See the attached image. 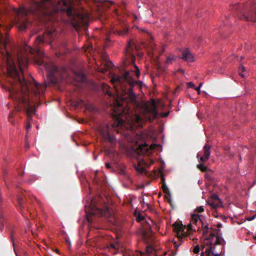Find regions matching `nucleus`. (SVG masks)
<instances>
[{"label":"nucleus","mask_w":256,"mask_h":256,"mask_svg":"<svg viewBox=\"0 0 256 256\" xmlns=\"http://www.w3.org/2000/svg\"><path fill=\"white\" fill-rule=\"evenodd\" d=\"M56 34L55 29L47 30L42 36L36 38L34 48L26 45L24 51L18 50L16 62L6 48L8 38H4L0 32V46H2L5 50V52H2L0 54L6 62L7 70L6 84H2V86L9 92L10 97L14 102L16 110L20 112L23 110L26 114V122H30L32 114L35 112L32 104L40 100L46 88L45 83L39 84L34 80H28L24 77L23 68L28 62V54L34 55L36 63L42 65L44 63V52L38 44L42 42H51Z\"/></svg>","instance_id":"nucleus-1"},{"label":"nucleus","mask_w":256,"mask_h":256,"mask_svg":"<svg viewBox=\"0 0 256 256\" xmlns=\"http://www.w3.org/2000/svg\"><path fill=\"white\" fill-rule=\"evenodd\" d=\"M134 70L126 71L122 75L114 74L112 76L110 81L114 88V94L110 92V87L107 84L104 83L102 86L106 94L114 97L112 114L116 119V126H122L124 123L122 118L128 116V108L126 106H124V104L131 102L135 104L137 102L136 96L133 92L134 86H137L140 88L142 86L141 81L135 80L132 78L134 72L137 78L140 76L138 68L136 64H134Z\"/></svg>","instance_id":"nucleus-2"},{"label":"nucleus","mask_w":256,"mask_h":256,"mask_svg":"<svg viewBox=\"0 0 256 256\" xmlns=\"http://www.w3.org/2000/svg\"><path fill=\"white\" fill-rule=\"evenodd\" d=\"M174 232L180 240L186 238L190 232L192 230H198L200 228L202 229L204 234L208 232V227L204 222V217L200 214H192L190 222L188 225L187 228L180 222H176L173 224Z\"/></svg>","instance_id":"nucleus-3"},{"label":"nucleus","mask_w":256,"mask_h":256,"mask_svg":"<svg viewBox=\"0 0 256 256\" xmlns=\"http://www.w3.org/2000/svg\"><path fill=\"white\" fill-rule=\"evenodd\" d=\"M219 231L216 230L210 232L209 236L204 238L200 256H219L221 254L226 242L220 236Z\"/></svg>","instance_id":"nucleus-4"},{"label":"nucleus","mask_w":256,"mask_h":256,"mask_svg":"<svg viewBox=\"0 0 256 256\" xmlns=\"http://www.w3.org/2000/svg\"><path fill=\"white\" fill-rule=\"evenodd\" d=\"M58 10L51 0H42L40 2L32 0L29 9L22 8L17 10L16 12L22 16H26L29 14H36L49 16L56 13Z\"/></svg>","instance_id":"nucleus-5"},{"label":"nucleus","mask_w":256,"mask_h":256,"mask_svg":"<svg viewBox=\"0 0 256 256\" xmlns=\"http://www.w3.org/2000/svg\"><path fill=\"white\" fill-rule=\"evenodd\" d=\"M44 67L48 70L47 76L50 82L56 84L58 82L56 77L58 72V68L52 63H46L44 64Z\"/></svg>","instance_id":"nucleus-6"},{"label":"nucleus","mask_w":256,"mask_h":256,"mask_svg":"<svg viewBox=\"0 0 256 256\" xmlns=\"http://www.w3.org/2000/svg\"><path fill=\"white\" fill-rule=\"evenodd\" d=\"M211 146L206 144L203 147L202 150L199 152L196 155L199 162H206L210 158Z\"/></svg>","instance_id":"nucleus-7"},{"label":"nucleus","mask_w":256,"mask_h":256,"mask_svg":"<svg viewBox=\"0 0 256 256\" xmlns=\"http://www.w3.org/2000/svg\"><path fill=\"white\" fill-rule=\"evenodd\" d=\"M89 18L88 15L79 14L77 20L72 22V25L78 30V28H86L88 25Z\"/></svg>","instance_id":"nucleus-8"},{"label":"nucleus","mask_w":256,"mask_h":256,"mask_svg":"<svg viewBox=\"0 0 256 256\" xmlns=\"http://www.w3.org/2000/svg\"><path fill=\"white\" fill-rule=\"evenodd\" d=\"M98 131L105 140H108L112 145L116 144V138L109 134V128L108 124L100 126L98 128Z\"/></svg>","instance_id":"nucleus-9"},{"label":"nucleus","mask_w":256,"mask_h":256,"mask_svg":"<svg viewBox=\"0 0 256 256\" xmlns=\"http://www.w3.org/2000/svg\"><path fill=\"white\" fill-rule=\"evenodd\" d=\"M158 112L156 108V105L154 100H152L151 108H146L144 114L145 118L150 121L153 120L158 116Z\"/></svg>","instance_id":"nucleus-10"},{"label":"nucleus","mask_w":256,"mask_h":256,"mask_svg":"<svg viewBox=\"0 0 256 256\" xmlns=\"http://www.w3.org/2000/svg\"><path fill=\"white\" fill-rule=\"evenodd\" d=\"M92 214H100L104 216H108L110 214V212L108 208H106L104 209H101L97 208L95 206L92 205Z\"/></svg>","instance_id":"nucleus-11"},{"label":"nucleus","mask_w":256,"mask_h":256,"mask_svg":"<svg viewBox=\"0 0 256 256\" xmlns=\"http://www.w3.org/2000/svg\"><path fill=\"white\" fill-rule=\"evenodd\" d=\"M244 17L248 21L256 22V8L251 6L248 8V14H244Z\"/></svg>","instance_id":"nucleus-12"},{"label":"nucleus","mask_w":256,"mask_h":256,"mask_svg":"<svg viewBox=\"0 0 256 256\" xmlns=\"http://www.w3.org/2000/svg\"><path fill=\"white\" fill-rule=\"evenodd\" d=\"M182 58L188 62H193L194 61V58L189 49L186 48L182 52Z\"/></svg>","instance_id":"nucleus-13"},{"label":"nucleus","mask_w":256,"mask_h":256,"mask_svg":"<svg viewBox=\"0 0 256 256\" xmlns=\"http://www.w3.org/2000/svg\"><path fill=\"white\" fill-rule=\"evenodd\" d=\"M136 150L139 155L146 154L148 151V145L146 142H144V144L140 145Z\"/></svg>","instance_id":"nucleus-14"},{"label":"nucleus","mask_w":256,"mask_h":256,"mask_svg":"<svg viewBox=\"0 0 256 256\" xmlns=\"http://www.w3.org/2000/svg\"><path fill=\"white\" fill-rule=\"evenodd\" d=\"M104 67L98 68V70L100 72L102 73H105L108 69L112 68L113 66V64L110 60H106L104 62Z\"/></svg>","instance_id":"nucleus-15"},{"label":"nucleus","mask_w":256,"mask_h":256,"mask_svg":"<svg viewBox=\"0 0 256 256\" xmlns=\"http://www.w3.org/2000/svg\"><path fill=\"white\" fill-rule=\"evenodd\" d=\"M132 41L130 40L127 44L126 48V53L129 56L131 57L132 60H134L135 58L134 55L132 54L133 48H132Z\"/></svg>","instance_id":"nucleus-16"},{"label":"nucleus","mask_w":256,"mask_h":256,"mask_svg":"<svg viewBox=\"0 0 256 256\" xmlns=\"http://www.w3.org/2000/svg\"><path fill=\"white\" fill-rule=\"evenodd\" d=\"M74 79L78 82H84L86 80V76L81 71L76 72L74 73Z\"/></svg>","instance_id":"nucleus-17"},{"label":"nucleus","mask_w":256,"mask_h":256,"mask_svg":"<svg viewBox=\"0 0 256 256\" xmlns=\"http://www.w3.org/2000/svg\"><path fill=\"white\" fill-rule=\"evenodd\" d=\"M143 120L141 117L138 115H136L134 118V122L132 124V126H135L136 127H142Z\"/></svg>","instance_id":"nucleus-18"},{"label":"nucleus","mask_w":256,"mask_h":256,"mask_svg":"<svg viewBox=\"0 0 256 256\" xmlns=\"http://www.w3.org/2000/svg\"><path fill=\"white\" fill-rule=\"evenodd\" d=\"M176 59V57L174 54H170L166 57V64H172Z\"/></svg>","instance_id":"nucleus-19"},{"label":"nucleus","mask_w":256,"mask_h":256,"mask_svg":"<svg viewBox=\"0 0 256 256\" xmlns=\"http://www.w3.org/2000/svg\"><path fill=\"white\" fill-rule=\"evenodd\" d=\"M113 32L117 34L118 36H125L128 32V29L126 28L123 30H114Z\"/></svg>","instance_id":"nucleus-20"},{"label":"nucleus","mask_w":256,"mask_h":256,"mask_svg":"<svg viewBox=\"0 0 256 256\" xmlns=\"http://www.w3.org/2000/svg\"><path fill=\"white\" fill-rule=\"evenodd\" d=\"M204 163L202 162H199V164L196 166L197 168L202 172L206 171L208 169V167L204 165Z\"/></svg>","instance_id":"nucleus-21"},{"label":"nucleus","mask_w":256,"mask_h":256,"mask_svg":"<svg viewBox=\"0 0 256 256\" xmlns=\"http://www.w3.org/2000/svg\"><path fill=\"white\" fill-rule=\"evenodd\" d=\"M120 174L121 175H122L129 182H131L132 180L130 176L126 174V171L123 170L121 169L120 171Z\"/></svg>","instance_id":"nucleus-22"},{"label":"nucleus","mask_w":256,"mask_h":256,"mask_svg":"<svg viewBox=\"0 0 256 256\" xmlns=\"http://www.w3.org/2000/svg\"><path fill=\"white\" fill-rule=\"evenodd\" d=\"M74 106H82L84 104V102L82 100L80 99L78 100H77L74 102Z\"/></svg>","instance_id":"nucleus-23"},{"label":"nucleus","mask_w":256,"mask_h":256,"mask_svg":"<svg viewBox=\"0 0 256 256\" xmlns=\"http://www.w3.org/2000/svg\"><path fill=\"white\" fill-rule=\"evenodd\" d=\"M246 70L245 68L243 66H240L239 68V74L242 77H244V74H242V72H244Z\"/></svg>","instance_id":"nucleus-24"},{"label":"nucleus","mask_w":256,"mask_h":256,"mask_svg":"<svg viewBox=\"0 0 256 256\" xmlns=\"http://www.w3.org/2000/svg\"><path fill=\"white\" fill-rule=\"evenodd\" d=\"M162 188L163 190V192L165 194H167L169 192V190L167 186H166V184H162Z\"/></svg>","instance_id":"nucleus-25"},{"label":"nucleus","mask_w":256,"mask_h":256,"mask_svg":"<svg viewBox=\"0 0 256 256\" xmlns=\"http://www.w3.org/2000/svg\"><path fill=\"white\" fill-rule=\"evenodd\" d=\"M204 208L202 206L198 207L194 210V212L200 213L204 212Z\"/></svg>","instance_id":"nucleus-26"},{"label":"nucleus","mask_w":256,"mask_h":256,"mask_svg":"<svg viewBox=\"0 0 256 256\" xmlns=\"http://www.w3.org/2000/svg\"><path fill=\"white\" fill-rule=\"evenodd\" d=\"M154 248L152 246H148L146 247V252L148 254H151L153 251Z\"/></svg>","instance_id":"nucleus-27"},{"label":"nucleus","mask_w":256,"mask_h":256,"mask_svg":"<svg viewBox=\"0 0 256 256\" xmlns=\"http://www.w3.org/2000/svg\"><path fill=\"white\" fill-rule=\"evenodd\" d=\"M200 246H198V245H196L194 247V248L193 249V252L194 254H198L200 252ZM201 250H202V248H201Z\"/></svg>","instance_id":"nucleus-28"},{"label":"nucleus","mask_w":256,"mask_h":256,"mask_svg":"<svg viewBox=\"0 0 256 256\" xmlns=\"http://www.w3.org/2000/svg\"><path fill=\"white\" fill-rule=\"evenodd\" d=\"M188 88H194L195 85L192 82H188L186 84Z\"/></svg>","instance_id":"nucleus-29"},{"label":"nucleus","mask_w":256,"mask_h":256,"mask_svg":"<svg viewBox=\"0 0 256 256\" xmlns=\"http://www.w3.org/2000/svg\"><path fill=\"white\" fill-rule=\"evenodd\" d=\"M4 225V220L2 218H0V230L2 231Z\"/></svg>","instance_id":"nucleus-30"},{"label":"nucleus","mask_w":256,"mask_h":256,"mask_svg":"<svg viewBox=\"0 0 256 256\" xmlns=\"http://www.w3.org/2000/svg\"><path fill=\"white\" fill-rule=\"evenodd\" d=\"M202 84V83H200L199 84V86L198 87H196V88L194 87V88L198 92V94H200V88Z\"/></svg>","instance_id":"nucleus-31"},{"label":"nucleus","mask_w":256,"mask_h":256,"mask_svg":"<svg viewBox=\"0 0 256 256\" xmlns=\"http://www.w3.org/2000/svg\"><path fill=\"white\" fill-rule=\"evenodd\" d=\"M30 196V199H31V200H32V198L34 199V200H36V202L38 204H40H40H41V202H40V200H38V199L36 196H30H30Z\"/></svg>","instance_id":"nucleus-32"},{"label":"nucleus","mask_w":256,"mask_h":256,"mask_svg":"<svg viewBox=\"0 0 256 256\" xmlns=\"http://www.w3.org/2000/svg\"><path fill=\"white\" fill-rule=\"evenodd\" d=\"M160 179H161L162 182V184H166L164 176V174L162 172H161V174H160Z\"/></svg>","instance_id":"nucleus-33"},{"label":"nucleus","mask_w":256,"mask_h":256,"mask_svg":"<svg viewBox=\"0 0 256 256\" xmlns=\"http://www.w3.org/2000/svg\"><path fill=\"white\" fill-rule=\"evenodd\" d=\"M144 220V217L140 214L138 215L136 218V220L138 222H141Z\"/></svg>","instance_id":"nucleus-34"},{"label":"nucleus","mask_w":256,"mask_h":256,"mask_svg":"<svg viewBox=\"0 0 256 256\" xmlns=\"http://www.w3.org/2000/svg\"><path fill=\"white\" fill-rule=\"evenodd\" d=\"M208 204L213 208H216V207L218 206V204H216L214 202H209Z\"/></svg>","instance_id":"nucleus-35"},{"label":"nucleus","mask_w":256,"mask_h":256,"mask_svg":"<svg viewBox=\"0 0 256 256\" xmlns=\"http://www.w3.org/2000/svg\"><path fill=\"white\" fill-rule=\"evenodd\" d=\"M256 218V214H254L252 216L248 217L246 218V220H248V221H251V220H254Z\"/></svg>","instance_id":"nucleus-36"},{"label":"nucleus","mask_w":256,"mask_h":256,"mask_svg":"<svg viewBox=\"0 0 256 256\" xmlns=\"http://www.w3.org/2000/svg\"><path fill=\"white\" fill-rule=\"evenodd\" d=\"M30 127H31L30 122H26V130L28 131V129L30 128Z\"/></svg>","instance_id":"nucleus-37"},{"label":"nucleus","mask_w":256,"mask_h":256,"mask_svg":"<svg viewBox=\"0 0 256 256\" xmlns=\"http://www.w3.org/2000/svg\"><path fill=\"white\" fill-rule=\"evenodd\" d=\"M136 170L140 173H142L144 172V168L143 167H141L140 168H136Z\"/></svg>","instance_id":"nucleus-38"},{"label":"nucleus","mask_w":256,"mask_h":256,"mask_svg":"<svg viewBox=\"0 0 256 256\" xmlns=\"http://www.w3.org/2000/svg\"><path fill=\"white\" fill-rule=\"evenodd\" d=\"M66 12L68 15H71L72 13V9L70 8H68L66 10Z\"/></svg>","instance_id":"nucleus-39"},{"label":"nucleus","mask_w":256,"mask_h":256,"mask_svg":"<svg viewBox=\"0 0 256 256\" xmlns=\"http://www.w3.org/2000/svg\"><path fill=\"white\" fill-rule=\"evenodd\" d=\"M169 114V112H162V113H161L160 114V116H161L162 117H166Z\"/></svg>","instance_id":"nucleus-40"},{"label":"nucleus","mask_w":256,"mask_h":256,"mask_svg":"<svg viewBox=\"0 0 256 256\" xmlns=\"http://www.w3.org/2000/svg\"><path fill=\"white\" fill-rule=\"evenodd\" d=\"M18 204L20 205V206H22V198H20L19 197L18 198Z\"/></svg>","instance_id":"nucleus-41"},{"label":"nucleus","mask_w":256,"mask_h":256,"mask_svg":"<svg viewBox=\"0 0 256 256\" xmlns=\"http://www.w3.org/2000/svg\"><path fill=\"white\" fill-rule=\"evenodd\" d=\"M10 238H11V240L12 242L13 246H14V236H13L12 232L11 234H10Z\"/></svg>","instance_id":"nucleus-42"},{"label":"nucleus","mask_w":256,"mask_h":256,"mask_svg":"<svg viewBox=\"0 0 256 256\" xmlns=\"http://www.w3.org/2000/svg\"><path fill=\"white\" fill-rule=\"evenodd\" d=\"M26 28V26L24 24H23L21 26H20V30H24L25 28Z\"/></svg>","instance_id":"nucleus-43"},{"label":"nucleus","mask_w":256,"mask_h":256,"mask_svg":"<svg viewBox=\"0 0 256 256\" xmlns=\"http://www.w3.org/2000/svg\"><path fill=\"white\" fill-rule=\"evenodd\" d=\"M12 114H10L9 116H8V120H9V121L12 123V124H14V122H13L11 120V118H12Z\"/></svg>","instance_id":"nucleus-44"},{"label":"nucleus","mask_w":256,"mask_h":256,"mask_svg":"<svg viewBox=\"0 0 256 256\" xmlns=\"http://www.w3.org/2000/svg\"><path fill=\"white\" fill-rule=\"evenodd\" d=\"M212 198L216 200H220L218 197L216 195L212 196Z\"/></svg>","instance_id":"nucleus-45"},{"label":"nucleus","mask_w":256,"mask_h":256,"mask_svg":"<svg viewBox=\"0 0 256 256\" xmlns=\"http://www.w3.org/2000/svg\"><path fill=\"white\" fill-rule=\"evenodd\" d=\"M92 46H88L87 48V49L86 50H88L90 52V51L92 50Z\"/></svg>","instance_id":"nucleus-46"},{"label":"nucleus","mask_w":256,"mask_h":256,"mask_svg":"<svg viewBox=\"0 0 256 256\" xmlns=\"http://www.w3.org/2000/svg\"><path fill=\"white\" fill-rule=\"evenodd\" d=\"M106 166L108 168H111L110 164L109 163H106Z\"/></svg>","instance_id":"nucleus-47"},{"label":"nucleus","mask_w":256,"mask_h":256,"mask_svg":"<svg viewBox=\"0 0 256 256\" xmlns=\"http://www.w3.org/2000/svg\"><path fill=\"white\" fill-rule=\"evenodd\" d=\"M110 247L114 248V249H116V246L115 244H110Z\"/></svg>","instance_id":"nucleus-48"},{"label":"nucleus","mask_w":256,"mask_h":256,"mask_svg":"<svg viewBox=\"0 0 256 256\" xmlns=\"http://www.w3.org/2000/svg\"><path fill=\"white\" fill-rule=\"evenodd\" d=\"M156 147V145L155 144H153V145H151L150 146V148L151 149V150H154Z\"/></svg>","instance_id":"nucleus-49"},{"label":"nucleus","mask_w":256,"mask_h":256,"mask_svg":"<svg viewBox=\"0 0 256 256\" xmlns=\"http://www.w3.org/2000/svg\"><path fill=\"white\" fill-rule=\"evenodd\" d=\"M26 146L27 148H28L30 146L29 144L26 143Z\"/></svg>","instance_id":"nucleus-50"},{"label":"nucleus","mask_w":256,"mask_h":256,"mask_svg":"<svg viewBox=\"0 0 256 256\" xmlns=\"http://www.w3.org/2000/svg\"><path fill=\"white\" fill-rule=\"evenodd\" d=\"M244 58L243 56H240V61H242Z\"/></svg>","instance_id":"nucleus-51"},{"label":"nucleus","mask_w":256,"mask_h":256,"mask_svg":"<svg viewBox=\"0 0 256 256\" xmlns=\"http://www.w3.org/2000/svg\"><path fill=\"white\" fill-rule=\"evenodd\" d=\"M205 176H206V178H208V174H205Z\"/></svg>","instance_id":"nucleus-52"},{"label":"nucleus","mask_w":256,"mask_h":256,"mask_svg":"<svg viewBox=\"0 0 256 256\" xmlns=\"http://www.w3.org/2000/svg\"><path fill=\"white\" fill-rule=\"evenodd\" d=\"M56 252L57 253H58V250H56Z\"/></svg>","instance_id":"nucleus-53"},{"label":"nucleus","mask_w":256,"mask_h":256,"mask_svg":"<svg viewBox=\"0 0 256 256\" xmlns=\"http://www.w3.org/2000/svg\"><path fill=\"white\" fill-rule=\"evenodd\" d=\"M110 2L111 4H113V2H112V1H110Z\"/></svg>","instance_id":"nucleus-54"},{"label":"nucleus","mask_w":256,"mask_h":256,"mask_svg":"<svg viewBox=\"0 0 256 256\" xmlns=\"http://www.w3.org/2000/svg\"><path fill=\"white\" fill-rule=\"evenodd\" d=\"M88 220L90 222V218H88Z\"/></svg>","instance_id":"nucleus-55"}]
</instances>
